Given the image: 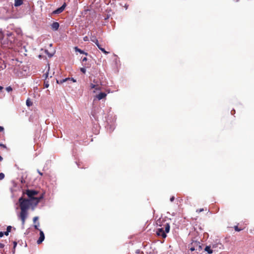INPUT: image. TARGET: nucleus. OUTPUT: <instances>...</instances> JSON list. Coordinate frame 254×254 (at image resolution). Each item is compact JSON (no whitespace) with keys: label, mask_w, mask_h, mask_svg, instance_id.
I'll return each mask as SVG.
<instances>
[{"label":"nucleus","mask_w":254,"mask_h":254,"mask_svg":"<svg viewBox=\"0 0 254 254\" xmlns=\"http://www.w3.org/2000/svg\"><path fill=\"white\" fill-rule=\"evenodd\" d=\"M5 89L7 92H10L12 90V88L10 86L7 87Z\"/></svg>","instance_id":"f3484780"},{"label":"nucleus","mask_w":254,"mask_h":254,"mask_svg":"<svg viewBox=\"0 0 254 254\" xmlns=\"http://www.w3.org/2000/svg\"><path fill=\"white\" fill-rule=\"evenodd\" d=\"M2 160V157L0 155V161H1Z\"/></svg>","instance_id":"79ce46f5"},{"label":"nucleus","mask_w":254,"mask_h":254,"mask_svg":"<svg viewBox=\"0 0 254 254\" xmlns=\"http://www.w3.org/2000/svg\"><path fill=\"white\" fill-rule=\"evenodd\" d=\"M33 105V103L31 101L30 99H27L26 100V105L28 107L31 106Z\"/></svg>","instance_id":"f8f14e48"},{"label":"nucleus","mask_w":254,"mask_h":254,"mask_svg":"<svg viewBox=\"0 0 254 254\" xmlns=\"http://www.w3.org/2000/svg\"><path fill=\"white\" fill-rule=\"evenodd\" d=\"M0 146H1V147H3V148H6V146H5V145H4V144H2L0 143Z\"/></svg>","instance_id":"f704fd0d"},{"label":"nucleus","mask_w":254,"mask_h":254,"mask_svg":"<svg viewBox=\"0 0 254 254\" xmlns=\"http://www.w3.org/2000/svg\"><path fill=\"white\" fill-rule=\"evenodd\" d=\"M3 235H4L3 232H0V238H1V237H3Z\"/></svg>","instance_id":"72a5a7b5"},{"label":"nucleus","mask_w":254,"mask_h":254,"mask_svg":"<svg viewBox=\"0 0 254 254\" xmlns=\"http://www.w3.org/2000/svg\"><path fill=\"white\" fill-rule=\"evenodd\" d=\"M3 89V87L0 85V90H1Z\"/></svg>","instance_id":"a19ab883"},{"label":"nucleus","mask_w":254,"mask_h":254,"mask_svg":"<svg viewBox=\"0 0 254 254\" xmlns=\"http://www.w3.org/2000/svg\"><path fill=\"white\" fill-rule=\"evenodd\" d=\"M39 225V223H38V225H34V228L35 229H37L38 230V225Z\"/></svg>","instance_id":"c85d7f7f"},{"label":"nucleus","mask_w":254,"mask_h":254,"mask_svg":"<svg viewBox=\"0 0 254 254\" xmlns=\"http://www.w3.org/2000/svg\"><path fill=\"white\" fill-rule=\"evenodd\" d=\"M234 0L237 2V1H238L239 0Z\"/></svg>","instance_id":"c03bdc74"},{"label":"nucleus","mask_w":254,"mask_h":254,"mask_svg":"<svg viewBox=\"0 0 254 254\" xmlns=\"http://www.w3.org/2000/svg\"><path fill=\"white\" fill-rule=\"evenodd\" d=\"M83 40L84 41H88L89 40V38H88V37L87 36H85L84 37H83Z\"/></svg>","instance_id":"5701e85b"},{"label":"nucleus","mask_w":254,"mask_h":254,"mask_svg":"<svg viewBox=\"0 0 254 254\" xmlns=\"http://www.w3.org/2000/svg\"><path fill=\"white\" fill-rule=\"evenodd\" d=\"M11 228L12 227L11 226H8L7 227L6 231L9 233L11 230Z\"/></svg>","instance_id":"6ab92c4d"},{"label":"nucleus","mask_w":254,"mask_h":254,"mask_svg":"<svg viewBox=\"0 0 254 254\" xmlns=\"http://www.w3.org/2000/svg\"><path fill=\"white\" fill-rule=\"evenodd\" d=\"M4 129L3 127L0 126V132L3 131Z\"/></svg>","instance_id":"e433bc0d"},{"label":"nucleus","mask_w":254,"mask_h":254,"mask_svg":"<svg viewBox=\"0 0 254 254\" xmlns=\"http://www.w3.org/2000/svg\"><path fill=\"white\" fill-rule=\"evenodd\" d=\"M66 6V4L65 2H64L62 6L53 11L52 13L54 14H60L64 10Z\"/></svg>","instance_id":"20e7f679"},{"label":"nucleus","mask_w":254,"mask_h":254,"mask_svg":"<svg viewBox=\"0 0 254 254\" xmlns=\"http://www.w3.org/2000/svg\"><path fill=\"white\" fill-rule=\"evenodd\" d=\"M59 23L57 22H54L51 25V28L53 30L56 31L59 28Z\"/></svg>","instance_id":"0eeeda50"},{"label":"nucleus","mask_w":254,"mask_h":254,"mask_svg":"<svg viewBox=\"0 0 254 254\" xmlns=\"http://www.w3.org/2000/svg\"><path fill=\"white\" fill-rule=\"evenodd\" d=\"M45 52H46V53H48V51H47V50H46V51H45Z\"/></svg>","instance_id":"a18cd8bd"},{"label":"nucleus","mask_w":254,"mask_h":254,"mask_svg":"<svg viewBox=\"0 0 254 254\" xmlns=\"http://www.w3.org/2000/svg\"><path fill=\"white\" fill-rule=\"evenodd\" d=\"M234 229L236 231L238 232H239L242 230V229L239 228V227L237 226H235L234 227Z\"/></svg>","instance_id":"dca6fc26"},{"label":"nucleus","mask_w":254,"mask_h":254,"mask_svg":"<svg viewBox=\"0 0 254 254\" xmlns=\"http://www.w3.org/2000/svg\"><path fill=\"white\" fill-rule=\"evenodd\" d=\"M71 81L72 82H76V80L75 79H74L73 78H66L65 79H63L62 80H61L60 81V83H62L65 81Z\"/></svg>","instance_id":"6e6552de"},{"label":"nucleus","mask_w":254,"mask_h":254,"mask_svg":"<svg viewBox=\"0 0 254 254\" xmlns=\"http://www.w3.org/2000/svg\"><path fill=\"white\" fill-rule=\"evenodd\" d=\"M4 178V174L2 173H0V180H1Z\"/></svg>","instance_id":"aec40b11"},{"label":"nucleus","mask_w":254,"mask_h":254,"mask_svg":"<svg viewBox=\"0 0 254 254\" xmlns=\"http://www.w3.org/2000/svg\"><path fill=\"white\" fill-rule=\"evenodd\" d=\"M204 250L208 254H212L213 253V251L211 249V247L210 246H206Z\"/></svg>","instance_id":"9d476101"},{"label":"nucleus","mask_w":254,"mask_h":254,"mask_svg":"<svg viewBox=\"0 0 254 254\" xmlns=\"http://www.w3.org/2000/svg\"><path fill=\"white\" fill-rule=\"evenodd\" d=\"M190 251L193 252L195 250V248H194V247H191L190 248Z\"/></svg>","instance_id":"bb28decb"},{"label":"nucleus","mask_w":254,"mask_h":254,"mask_svg":"<svg viewBox=\"0 0 254 254\" xmlns=\"http://www.w3.org/2000/svg\"><path fill=\"white\" fill-rule=\"evenodd\" d=\"M75 50L76 52H78L80 54H85V55H87V53H85L83 51L81 50L80 49H78L77 47H75Z\"/></svg>","instance_id":"9b49d317"},{"label":"nucleus","mask_w":254,"mask_h":254,"mask_svg":"<svg viewBox=\"0 0 254 254\" xmlns=\"http://www.w3.org/2000/svg\"><path fill=\"white\" fill-rule=\"evenodd\" d=\"M18 202L21 209L19 217L22 221V224L24 225L28 216V210L31 205V202L30 199L24 198L22 197L19 198Z\"/></svg>","instance_id":"f257e3e1"},{"label":"nucleus","mask_w":254,"mask_h":254,"mask_svg":"<svg viewBox=\"0 0 254 254\" xmlns=\"http://www.w3.org/2000/svg\"><path fill=\"white\" fill-rule=\"evenodd\" d=\"M107 96V94L105 92H101L99 94L96 95V98L98 99V100H100L101 99H104Z\"/></svg>","instance_id":"423d86ee"},{"label":"nucleus","mask_w":254,"mask_h":254,"mask_svg":"<svg viewBox=\"0 0 254 254\" xmlns=\"http://www.w3.org/2000/svg\"><path fill=\"white\" fill-rule=\"evenodd\" d=\"M38 219V217L35 216L33 218V222L35 223Z\"/></svg>","instance_id":"393cba45"},{"label":"nucleus","mask_w":254,"mask_h":254,"mask_svg":"<svg viewBox=\"0 0 254 254\" xmlns=\"http://www.w3.org/2000/svg\"><path fill=\"white\" fill-rule=\"evenodd\" d=\"M100 50H101L103 53H104V54H108L109 53V52H107V51L105 50V49H104V48H102V49H100Z\"/></svg>","instance_id":"a211bd4d"},{"label":"nucleus","mask_w":254,"mask_h":254,"mask_svg":"<svg viewBox=\"0 0 254 254\" xmlns=\"http://www.w3.org/2000/svg\"><path fill=\"white\" fill-rule=\"evenodd\" d=\"M20 182L22 184H24L26 183V181H25V178L23 177V176H22L21 178H20Z\"/></svg>","instance_id":"4468645a"},{"label":"nucleus","mask_w":254,"mask_h":254,"mask_svg":"<svg viewBox=\"0 0 254 254\" xmlns=\"http://www.w3.org/2000/svg\"><path fill=\"white\" fill-rule=\"evenodd\" d=\"M38 173L41 175V176H42L43 175V173H41V172L39 171H38Z\"/></svg>","instance_id":"ea45409f"},{"label":"nucleus","mask_w":254,"mask_h":254,"mask_svg":"<svg viewBox=\"0 0 254 254\" xmlns=\"http://www.w3.org/2000/svg\"><path fill=\"white\" fill-rule=\"evenodd\" d=\"M174 199H175V196H172L170 198V201H171V202H173V201L174 200Z\"/></svg>","instance_id":"cd10ccee"},{"label":"nucleus","mask_w":254,"mask_h":254,"mask_svg":"<svg viewBox=\"0 0 254 254\" xmlns=\"http://www.w3.org/2000/svg\"><path fill=\"white\" fill-rule=\"evenodd\" d=\"M4 247V245L2 243H0V248H3Z\"/></svg>","instance_id":"2f4dec72"},{"label":"nucleus","mask_w":254,"mask_h":254,"mask_svg":"<svg viewBox=\"0 0 254 254\" xmlns=\"http://www.w3.org/2000/svg\"><path fill=\"white\" fill-rule=\"evenodd\" d=\"M45 236L43 232L41 230L40 231V237L39 239L37 240V244H40L42 243V242L44 240Z\"/></svg>","instance_id":"39448f33"},{"label":"nucleus","mask_w":254,"mask_h":254,"mask_svg":"<svg viewBox=\"0 0 254 254\" xmlns=\"http://www.w3.org/2000/svg\"><path fill=\"white\" fill-rule=\"evenodd\" d=\"M3 233H4V234L5 235H6V236H8V234H9V232H7V231H6V232H4Z\"/></svg>","instance_id":"c9c22d12"},{"label":"nucleus","mask_w":254,"mask_h":254,"mask_svg":"<svg viewBox=\"0 0 254 254\" xmlns=\"http://www.w3.org/2000/svg\"><path fill=\"white\" fill-rule=\"evenodd\" d=\"M38 192L37 190H26L25 193L29 197L30 200H34L36 201V204H37L43 198V194L41 195L39 197H35V195L38 194Z\"/></svg>","instance_id":"7ed1b4c3"},{"label":"nucleus","mask_w":254,"mask_h":254,"mask_svg":"<svg viewBox=\"0 0 254 254\" xmlns=\"http://www.w3.org/2000/svg\"><path fill=\"white\" fill-rule=\"evenodd\" d=\"M87 60V58L84 57V58L82 59V62L83 63L84 62H86Z\"/></svg>","instance_id":"473e14b6"},{"label":"nucleus","mask_w":254,"mask_h":254,"mask_svg":"<svg viewBox=\"0 0 254 254\" xmlns=\"http://www.w3.org/2000/svg\"><path fill=\"white\" fill-rule=\"evenodd\" d=\"M203 210H204L203 208H200L199 209H197L196 212L199 213V212L203 211Z\"/></svg>","instance_id":"b1692460"},{"label":"nucleus","mask_w":254,"mask_h":254,"mask_svg":"<svg viewBox=\"0 0 254 254\" xmlns=\"http://www.w3.org/2000/svg\"><path fill=\"white\" fill-rule=\"evenodd\" d=\"M194 245H196V246H198V247H199V249H200V248H201V246L199 245V243H198L197 242H195L194 243Z\"/></svg>","instance_id":"a878e982"},{"label":"nucleus","mask_w":254,"mask_h":254,"mask_svg":"<svg viewBox=\"0 0 254 254\" xmlns=\"http://www.w3.org/2000/svg\"><path fill=\"white\" fill-rule=\"evenodd\" d=\"M52 56H53V55H52V54H50L49 55V57H50V58L52 57Z\"/></svg>","instance_id":"37998d69"},{"label":"nucleus","mask_w":254,"mask_h":254,"mask_svg":"<svg viewBox=\"0 0 254 254\" xmlns=\"http://www.w3.org/2000/svg\"><path fill=\"white\" fill-rule=\"evenodd\" d=\"M156 224L159 227L156 230V235L158 237L165 238L167 236L166 234L170 231V226L169 223L166 220L160 218L156 221Z\"/></svg>","instance_id":"f03ea898"},{"label":"nucleus","mask_w":254,"mask_h":254,"mask_svg":"<svg viewBox=\"0 0 254 254\" xmlns=\"http://www.w3.org/2000/svg\"><path fill=\"white\" fill-rule=\"evenodd\" d=\"M98 48L100 50V49H102V48L101 47V46L99 44V45L97 46Z\"/></svg>","instance_id":"58836bf2"},{"label":"nucleus","mask_w":254,"mask_h":254,"mask_svg":"<svg viewBox=\"0 0 254 254\" xmlns=\"http://www.w3.org/2000/svg\"><path fill=\"white\" fill-rule=\"evenodd\" d=\"M95 88H94L95 90H101V87L99 85L96 84Z\"/></svg>","instance_id":"2eb2a0df"},{"label":"nucleus","mask_w":254,"mask_h":254,"mask_svg":"<svg viewBox=\"0 0 254 254\" xmlns=\"http://www.w3.org/2000/svg\"><path fill=\"white\" fill-rule=\"evenodd\" d=\"M90 40L92 42H94L95 40H97L95 36H92V33H91V38Z\"/></svg>","instance_id":"ddd939ff"},{"label":"nucleus","mask_w":254,"mask_h":254,"mask_svg":"<svg viewBox=\"0 0 254 254\" xmlns=\"http://www.w3.org/2000/svg\"><path fill=\"white\" fill-rule=\"evenodd\" d=\"M95 85H96V84L91 83L90 85V87L91 89H94V88H95V87H96Z\"/></svg>","instance_id":"4be33fe9"},{"label":"nucleus","mask_w":254,"mask_h":254,"mask_svg":"<svg viewBox=\"0 0 254 254\" xmlns=\"http://www.w3.org/2000/svg\"><path fill=\"white\" fill-rule=\"evenodd\" d=\"M13 244H14V248H15V247L17 245V243L16 242H13Z\"/></svg>","instance_id":"4c0bfd02"},{"label":"nucleus","mask_w":254,"mask_h":254,"mask_svg":"<svg viewBox=\"0 0 254 254\" xmlns=\"http://www.w3.org/2000/svg\"><path fill=\"white\" fill-rule=\"evenodd\" d=\"M94 43L97 46L99 44L98 40H95V41L94 42Z\"/></svg>","instance_id":"c756f323"},{"label":"nucleus","mask_w":254,"mask_h":254,"mask_svg":"<svg viewBox=\"0 0 254 254\" xmlns=\"http://www.w3.org/2000/svg\"><path fill=\"white\" fill-rule=\"evenodd\" d=\"M80 71L83 72V73H85L86 72V69L84 67H81L80 68Z\"/></svg>","instance_id":"412c9836"},{"label":"nucleus","mask_w":254,"mask_h":254,"mask_svg":"<svg viewBox=\"0 0 254 254\" xmlns=\"http://www.w3.org/2000/svg\"><path fill=\"white\" fill-rule=\"evenodd\" d=\"M44 86L45 88H48L49 87V84L47 83H44Z\"/></svg>","instance_id":"7c9ffc66"},{"label":"nucleus","mask_w":254,"mask_h":254,"mask_svg":"<svg viewBox=\"0 0 254 254\" xmlns=\"http://www.w3.org/2000/svg\"><path fill=\"white\" fill-rule=\"evenodd\" d=\"M14 6H19L22 4L23 0H14Z\"/></svg>","instance_id":"1a4fd4ad"}]
</instances>
